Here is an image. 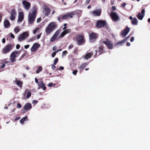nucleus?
Returning a JSON list of instances; mask_svg holds the SVG:
<instances>
[{
    "label": "nucleus",
    "instance_id": "f257e3e1",
    "mask_svg": "<svg viewBox=\"0 0 150 150\" xmlns=\"http://www.w3.org/2000/svg\"><path fill=\"white\" fill-rule=\"evenodd\" d=\"M36 14L35 6H34L31 12H30L28 16V21L29 24L32 23L34 21Z\"/></svg>",
    "mask_w": 150,
    "mask_h": 150
},
{
    "label": "nucleus",
    "instance_id": "f03ea898",
    "mask_svg": "<svg viewBox=\"0 0 150 150\" xmlns=\"http://www.w3.org/2000/svg\"><path fill=\"white\" fill-rule=\"evenodd\" d=\"M57 27V24L55 22H52L50 23L45 29L46 33L49 34L52 33Z\"/></svg>",
    "mask_w": 150,
    "mask_h": 150
},
{
    "label": "nucleus",
    "instance_id": "7ed1b4c3",
    "mask_svg": "<svg viewBox=\"0 0 150 150\" xmlns=\"http://www.w3.org/2000/svg\"><path fill=\"white\" fill-rule=\"evenodd\" d=\"M21 53V51H15L13 52L11 54L10 57V59L12 62H13L16 61L15 58L18 57Z\"/></svg>",
    "mask_w": 150,
    "mask_h": 150
},
{
    "label": "nucleus",
    "instance_id": "20e7f679",
    "mask_svg": "<svg viewBox=\"0 0 150 150\" xmlns=\"http://www.w3.org/2000/svg\"><path fill=\"white\" fill-rule=\"evenodd\" d=\"M50 10L47 6L45 5L43 6L42 13L43 15L47 16L50 13Z\"/></svg>",
    "mask_w": 150,
    "mask_h": 150
},
{
    "label": "nucleus",
    "instance_id": "39448f33",
    "mask_svg": "<svg viewBox=\"0 0 150 150\" xmlns=\"http://www.w3.org/2000/svg\"><path fill=\"white\" fill-rule=\"evenodd\" d=\"M28 35V32H24L19 35L18 38V40L20 41L24 40L27 38Z\"/></svg>",
    "mask_w": 150,
    "mask_h": 150
},
{
    "label": "nucleus",
    "instance_id": "423d86ee",
    "mask_svg": "<svg viewBox=\"0 0 150 150\" xmlns=\"http://www.w3.org/2000/svg\"><path fill=\"white\" fill-rule=\"evenodd\" d=\"M98 37L97 34L95 33H91L89 35V40L91 42L95 41Z\"/></svg>",
    "mask_w": 150,
    "mask_h": 150
},
{
    "label": "nucleus",
    "instance_id": "0eeeda50",
    "mask_svg": "<svg viewBox=\"0 0 150 150\" xmlns=\"http://www.w3.org/2000/svg\"><path fill=\"white\" fill-rule=\"evenodd\" d=\"M103 43L105 44L107 47L110 50L112 49L113 44L111 41L108 39H106V40L103 41Z\"/></svg>",
    "mask_w": 150,
    "mask_h": 150
},
{
    "label": "nucleus",
    "instance_id": "6e6552de",
    "mask_svg": "<svg viewBox=\"0 0 150 150\" xmlns=\"http://www.w3.org/2000/svg\"><path fill=\"white\" fill-rule=\"evenodd\" d=\"M60 33V30H57L54 34L52 37L50 39V41L52 42H54L56 40L58 39L57 36Z\"/></svg>",
    "mask_w": 150,
    "mask_h": 150
},
{
    "label": "nucleus",
    "instance_id": "1a4fd4ad",
    "mask_svg": "<svg viewBox=\"0 0 150 150\" xmlns=\"http://www.w3.org/2000/svg\"><path fill=\"white\" fill-rule=\"evenodd\" d=\"M110 16L111 17L112 19L114 21H117L119 19V17L117 14L114 12H112L111 13Z\"/></svg>",
    "mask_w": 150,
    "mask_h": 150
},
{
    "label": "nucleus",
    "instance_id": "9d476101",
    "mask_svg": "<svg viewBox=\"0 0 150 150\" xmlns=\"http://www.w3.org/2000/svg\"><path fill=\"white\" fill-rule=\"evenodd\" d=\"M22 4L24 8L27 10H28L30 6V4L26 1L24 0L22 1Z\"/></svg>",
    "mask_w": 150,
    "mask_h": 150
},
{
    "label": "nucleus",
    "instance_id": "9b49d317",
    "mask_svg": "<svg viewBox=\"0 0 150 150\" xmlns=\"http://www.w3.org/2000/svg\"><path fill=\"white\" fill-rule=\"evenodd\" d=\"M130 31V29L128 27H127L124 30L121 32V35L123 38L125 37L128 34Z\"/></svg>",
    "mask_w": 150,
    "mask_h": 150
},
{
    "label": "nucleus",
    "instance_id": "f8f14e48",
    "mask_svg": "<svg viewBox=\"0 0 150 150\" xmlns=\"http://www.w3.org/2000/svg\"><path fill=\"white\" fill-rule=\"evenodd\" d=\"M145 10L143 9L141 11V13H139L137 15V18L140 20H142L145 16Z\"/></svg>",
    "mask_w": 150,
    "mask_h": 150
},
{
    "label": "nucleus",
    "instance_id": "ddd939ff",
    "mask_svg": "<svg viewBox=\"0 0 150 150\" xmlns=\"http://www.w3.org/2000/svg\"><path fill=\"white\" fill-rule=\"evenodd\" d=\"M76 41L78 42V44L81 45L84 42V40L82 36L79 35L76 39Z\"/></svg>",
    "mask_w": 150,
    "mask_h": 150
},
{
    "label": "nucleus",
    "instance_id": "4468645a",
    "mask_svg": "<svg viewBox=\"0 0 150 150\" xmlns=\"http://www.w3.org/2000/svg\"><path fill=\"white\" fill-rule=\"evenodd\" d=\"M12 49L11 45H7L6 46L3 50L4 53H8Z\"/></svg>",
    "mask_w": 150,
    "mask_h": 150
},
{
    "label": "nucleus",
    "instance_id": "2eb2a0df",
    "mask_svg": "<svg viewBox=\"0 0 150 150\" xmlns=\"http://www.w3.org/2000/svg\"><path fill=\"white\" fill-rule=\"evenodd\" d=\"M105 24L106 23L105 21L99 20L97 23L96 26L98 28H101L105 25Z\"/></svg>",
    "mask_w": 150,
    "mask_h": 150
},
{
    "label": "nucleus",
    "instance_id": "dca6fc26",
    "mask_svg": "<svg viewBox=\"0 0 150 150\" xmlns=\"http://www.w3.org/2000/svg\"><path fill=\"white\" fill-rule=\"evenodd\" d=\"M40 46V45L37 43H35L31 48V51L32 52H35L36 51L38 48Z\"/></svg>",
    "mask_w": 150,
    "mask_h": 150
},
{
    "label": "nucleus",
    "instance_id": "f3484780",
    "mask_svg": "<svg viewBox=\"0 0 150 150\" xmlns=\"http://www.w3.org/2000/svg\"><path fill=\"white\" fill-rule=\"evenodd\" d=\"M23 14L22 12H20L19 13L18 16V22H22L23 19Z\"/></svg>",
    "mask_w": 150,
    "mask_h": 150
},
{
    "label": "nucleus",
    "instance_id": "a211bd4d",
    "mask_svg": "<svg viewBox=\"0 0 150 150\" xmlns=\"http://www.w3.org/2000/svg\"><path fill=\"white\" fill-rule=\"evenodd\" d=\"M93 55V53L87 52L83 56V58L87 60L89 59Z\"/></svg>",
    "mask_w": 150,
    "mask_h": 150
},
{
    "label": "nucleus",
    "instance_id": "6ab92c4d",
    "mask_svg": "<svg viewBox=\"0 0 150 150\" xmlns=\"http://www.w3.org/2000/svg\"><path fill=\"white\" fill-rule=\"evenodd\" d=\"M101 10L100 9H97L93 11L92 13L94 16H100L101 13Z\"/></svg>",
    "mask_w": 150,
    "mask_h": 150
},
{
    "label": "nucleus",
    "instance_id": "aec40b11",
    "mask_svg": "<svg viewBox=\"0 0 150 150\" xmlns=\"http://www.w3.org/2000/svg\"><path fill=\"white\" fill-rule=\"evenodd\" d=\"M10 23L9 21L5 19L4 22V26L5 28H9L10 26Z\"/></svg>",
    "mask_w": 150,
    "mask_h": 150
},
{
    "label": "nucleus",
    "instance_id": "412c9836",
    "mask_svg": "<svg viewBox=\"0 0 150 150\" xmlns=\"http://www.w3.org/2000/svg\"><path fill=\"white\" fill-rule=\"evenodd\" d=\"M126 42V40L124 39L122 40L119 41L117 43L115 44V46H118L119 45L122 46Z\"/></svg>",
    "mask_w": 150,
    "mask_h": 150
},
{
    "label": "nucleus",
    "instance_id": "4be33fe9",
    "mask_svg": "<svg viewBox=\"0 0 150 150\" xmlns=\"http://www.w3.org/2000/svg\"><path fill=\"white\" fill-rule=\"evenodd\" d=\"M32 108V105L30 103H26L24 106L23 108L25 110H27Z\"/></svg>",
    "mask_w": 150,
    "mask_h": 150
},
{
    "label": "nucleus",
    "instance_id": "5701e85b",
    "mask_svg": "<svg viewBox=\"0 0 150 150\" xmlns=\"http://www.w3.org/2000/svg\"><path fill=\"white\" fill-rule=\"evenodd\" d=\"M88 64V62H84L82 64L79 68V69L81 70L83 69Z\"/></svg>",
    "mask_w": 150,
    "mask_h": 150
},
{
    "label": "nucleus",
    "instance_id": "b1692460",
    "mask_svg": "<svg viewBox=\"0 0 150 150\" xmlns=\"http://www.w3.org/2000/svg\"><path fill=\"white\" fill-rule=\"evenodd\" d=\"M14 82H16V84L20 88H21L22 87L23 83L21 81H18L16 79V80L14 81Z\"/></svg>",
    "mask_w": 150,
    "mask_h": 150
},
{
    "label": "nucleus",
    "instance_id": "393cba45",
    "mask_svg": "<svg viewBox=\"0 0 150 150\" xmlns=\"http://www.w3.org/2000/svg\"><path fill=\"white\" fill-rule=\"evenodd\" d=\"M138 22V20L137 19L135 18H134L133 20L132 21V23L133 24L135 25H137Z\"/></svg>",
    "mask_w": 150,
    "mask_h": 150
},
{
    "label": "nucleus",
    "instance_id": "a878e982",
    "mask_svg": "<svg viewBox=\"0 0 150 150\" xmlns=\"http://www.w3.org/2000/svg\"><path fill=\"white\" fill-rule=\"evenodd\" d=\"M26 120H28L27 117V116H25L21 119L20 120V122L21 123L23 124Z\"/></svg>",
    "mask_w": 150,
    "mask_h": 150
},
{
    "label": "nucleus",
    "instance_id": "bb28decb",
    "mask_svg": "<svg viewBox=\"0 0 150 150\" xmlns=\"http://www.w3.org/2000/svg\"><path fill=\"white\" fill-rule=\"evenodd\" d=\"M67 14L68 16V18H72L73 17V16L74 15L73 13L72 12L68 13Z\"/></svg>",
    "mask_w": 150,
    "mask_h": 150
},
{
    "label": "nucleus",
    "instance_id": "cd10ccee",
    "mask_svg": "<svg viewBox=\"0 0 150 150\" xmlns=\"http://www.w3.org/2000/svg\"><path fill=\"white\" fill-rule=\"evenodd\" d=\"M45 84L43 83L42 81H40L38 84V85L40 88L43 87V86H45Z\"/></svg>",
    "mask_w": 150,
    "mask_h": 150
},
{
    "label": "nucleus",
    "instance_id": "c85d7f7f",
    "mask_svg": "<svg viewBox=\"0 0 150 150\" xmlns=\"http://www.w3.org/2000/svg\"><path fill=\"white\" fill-rule=\"evenodd\" d=\"M98 51L99 52V55H100L101 54L104 53V52H103V48L102 47H99Z\"/></svg>",
    "mask_w": 150,
    "mask_h": 150
},
{
    "label": "nucleus",
    "instance_id": "c756f323",
    "mask_svg": "<svg viewBox=\"0 0 150 150\" xmlns=\"http://www.w3.org/2000/svg\"><path fill=\"white\" fill-rule=\"evenodd\" d=\"M14 31L16 33H18L20 31V29L18 27V26L14 28Z\"/></svg>",
    "mask_w": 150,
    "mask_h": 150
},
{
    "label": "nucleus",
    "instance_id": "7c9ffc66",
    "mask_svg": "<svg viewBox=\"0 0 150 150\" xmlns=\"http://www.w3.org/2000/svg\"><path fill=\"white\" fill-rule=\"evenodd\" d=\"M42 67L41 66L39 67L36 71V73L37 74H38L42 70Z\"/></svg>",
    "mask_w": 150,
    "mask_h": 150
},
{
    "label": "nucleus",
    "instance_id": "2f4dec72",
    "mask_svg": "<svg viewBox=\"0 0 150 150\" xmlns=\"http://www.w3.org/2000/svg\"><path fill=\"white\" fill-rule=\"evenodd\" d=\"M66 34L65 33L64 31L58 37V39H59L63 37Z\"/></svg>",
    "mask_w": 150,
    "mask_h": 150
},
{
    "label": "nucleus",
    "instance_id": "473e14b6",
    "mask_svg": "<svg viewBox=\"0 0 150 150\" xmlns=\"http://www.w3.org/2000/svg\"><path fill=\"white\" fill-rule=\"evenodd\" d=\"M68 18V16L67 14L63 15L62 17V19H66Z\"/></svg>",
    "mask_w": 150,
    "mask_h": 150
},
{
    "label": "nucleus",
    "instance_id": "72a5a7b5",
    "mask_svg": "<svg viewBox=\"0 0 150 150\" xmlns=\"http://www.w3.org/2000/svg\"><path fill=\"white\" fill-rule=\"evenodd\" d=\"M25 94H31L30 90L28 89H26L25 91Z\"/></svg>",
    "mask_w": 150,
    "mask_h": 150
},
{
    "label": "nucleus",
    "instance_id": "f704fd0d",
    "mask_svg": "<svg viewBox=\"0 0 150 150\" xmlns=\"http://www.w3.org/2000/svg\"><path fill=\"white\" fill-rule=\"evenodd\" d=\"M64 32L66 34L70 33L71 32V30L70 29H67L64 30Z\"/></svg>",
    "mask_w": 150,
    "mask_h": 150
},
{
    "label": "nucleus",
    "instance_id": "c9c22d12",
    "mask_svg": "<svg viewBox=\"0 0 150 150\" xmlns=\"http://www.w3.org/2000/svg\"><path fill=\"white\" fill-rule=\"evenodd\" d=\"M39 29V28H37L33 30V32L34 34H35L37 31H38Z\"/></svg>",
    "mask_w": 150,
    "mask_h": 150
},
{
    "label": "nucleus",
    "instance_id": "e433bc0d",
    "mask_svg": "<svg viewBox=\"0 0 150 150\" xmlns=\"http://www.w3.org/2000/svg\"><path fill=\"white\" fill-rule=\"evenodd\" d=\"M58 61V58H56L54 60V62L53 64L54 65H56L57 63V62Z\"/></svg>",
    "mask_w": 150,
    "mask_h": 150
},
{
    "label": "nucleus",
    "instance_id": "4c0bfd02",
    "mask_svg": "<svg viewBox=\"0 0 150 150\" xmlns=\"http://www.w3.org/2000/svg\"><path fill=\"white\" fill-rule=\"evenodd\" d=\"M16 12L14 10H12L11 11V15L16 16Z\"/></svg>",
    "mask_w": 150,
    "mask_h": 150
},
{
    "label": "nucleus",
    "instance_id": "58836bf2",
    "mask_svg": "<svg viewBox=\"0 0 150 150\" xmlns=\"http://www.w3.org/2000/svg\"><path fill=\"white\" fill-rule=\"evenodd\" d=\"M78 71L77 70H75L72 72V74L74 75H76L77 72Z\"/></svg>",
    "mask_w": 150,
    "mask_h": 150
},
{
    "label": "nucleus",
    "instance_id": "ea45409f",
    "mask_svg": "<svg viewBox=\"0 0 150 150\" xmlns=\"http://www.w3.org/2000/svg\"><path fill=\"white\" fill-rule=\"evenodd\" d=\"M15 16L11 15L10 17V19L11 20H13L15 18Z\"/></svg>",
    "mask_w": 150,
    "mask_h": 150
},
{
    "label": "nucleus",
    "instance_id": "a19ab883",
    "mask_svg": "<svg viewBox=\"0 0 150 150\" xmlns=\"http://www.w3.org/2000/svg\"><path fill=\"white\" fill-rule=\"evenodd\" d=\"M54 85H55L54 84H53L52 83H50L48 84L47 86L48 87H51L52 86H54Z\"/></svg>",
    "mask_w": 150,
    "mask_h": 150
},
{
    "label": "nucleus",
    "instance_id": "79ce46f5",
    "mask_svg": "<svg viewBox=\"0 0 150 150\" xmlns=\"http://www.w3.org/2000/svg\"><path fill=\"white\" fill-rule=\"evenodd\" d=\"M21 107V105L19 103H18L17 105V108H20Z\"/></svg>",
    "mask_w": 150,
    "mask_h": 150
},
{
    "label": "nucleus",
    "instance_id": "37998d69",
    "mask_svg": "<svg viewBox=\"0 0 150 150\" xmlns=\"http://www.w3.org/2000/svg\"><path fill=\"white\" fill-rule=\"evenodd\" d=\"M67 53V51H64L63 52L62 56H65V55Z\"/></svg>",
    "mask_w": 150,
    "mask_h": 150
},
{
    "label": "nucleus",
    "instance_id": "c03bdc74",
    "mask_svg": "<svg viewBox=\"0 0 150 150\" xmlns=\"http://www.w3.org/2000/svg\"><path fill=\"white\" fill-rule=\"evenodd\" d=\"M56 52H54L53 53H52V57H54L56 55Z\"/></svg>",
    "mask_w": 150,
    "mask_h": 150
},
{
    "label": "nucleus",
    "instance_id": "a18cd8bd",
    "mask_svg": "<svg viewBox=\"0 0 150 150\" xmlns=\"http://www.w3.org/2000/svg\"><path fill=\"white\" fill-rule=\"evenodd\" d=\"M73 45L72 44H71L68 47V48L69 49H71L73 48Z\"/></svg>",
    "mask_w": 150,
    "mask_h": 150
},
{
    "label": "nucleus",
    "instance_id": "49530a36",
    "mask_svg": "<svg viewBox=\"0 0 150 150\" xmlns=\"http://www.w3.org/2000/svg\"><path fill=\"white\" fill-rule=\"evenodd\" d=\"M116 9V7L115 6H112V11L115 10Z\"/></svg>",
    "mask_w": 150,
    "mask_h": 150
},
{
    "label": "nucleus",
    "instance_id": "de8ad7c7",
    "mask_svg": "<svg viewBox=\"0 0 150 150\" xmlns=\"http://www.w3.org/2000/svg\"><path fill=\"white\" fill-rule=\"evenodd\" d=\"M29 45H25L24 46V48L25 49H27V48H29Z\"/></svg>",
    "mask_w": 150,
    "mask_h": 150
},
{
    "label": "nucleus",
    "instance_id": "09e8293b",
    "mask_svg": "<svg viewBox=\"0 0 150 150\" xmlns=\"http://www.w3.org/2000/svg\"><path fill=\"white\" fill-rule=\"evenodd\" d=\"M134 40V38L133 37H132L130 39V41L131 42H133Z\"/></svg>",
    "mask_w": 150,
    "mask_h": 150
},
{
    "label": "nucleus",
    "instance_id": "8fccbe9b",
    "mask_svg": "<svg viewBox=\"0 0 150 150\" xmlns=\"http://www.w3.org/2000/svg\"><path fill=\"white\" fill-rule=\"evenodd\" d=\"M130 37V36H128L127 38H126L125 39H124L126 40V42L127 40Z\"/></svg>",
    "mask_w": 150,
    "mask_h": 150
},
{
    "label": "nucleus",
    "instance_id": "3c124183",
    "mask_svg": "<svg viewBox=\"0 0 150 150\" xmlns=\"http://www.w3.org/2000/svg\"><path fill=\"white\" fill-rule=\"evenodd\" d=\"M55 65H54L53 64L52 65V68L53 69H54L55 68V66H54Z\"/></svg>",
    "mask_w": 150,
    "mask_h": 150
},
{
    "label": "nucleus",
    "instance_id": "603ef678",
    "mask_svg": "<svg viewBox=\"0 0 150 150\" xmlns=\"http://www.w3.org/2000/svg\"><path fill=\"white\" fill-rule=\"evenodd\" d=\"M20 47V45L19 44H18L16 46V48L17 49H18Z\"/></svg>",
    "mask_w": 150,
    "mask_h": 150
},
{
    "label": "nucleus",
    "instance_id": "864d4df0",
    "mask_svg": "<svg viewBox=\"0 0 150 150\" xmlns=\"http://www.w3.org/2000/svg\"><path fill=\"white\" fill-rule=\"evenodd\" d=\"M35 81L36 83H38V80L36 78H35Z\"/></svg>",
    "mask_w": 150,
    "mask_h": 150
},
{
    "label": "nucleus",
    "instance_id": "5fc2aeb1",
    "mask_svg": "<svg viewBox=\"0 0 150 150\" xmlns=\"http://www.w3.org/2000/svg\"><path fill=\"white\" fill-rule=\"evenodd\" d=\"M126 4L125 3H123L121 5V6L124 7L126 5Z\"/></svg>",
    "mask_w": 150,
    "mask_h": 150
},
{
    "label": "nucleus",
    "instance_id": "6e6d98bb",
    "mask_svg": "<svg viewBox=\"0 0 150 150\" xmlns=\"http://www.w3.org/2000/svg\"><path fill=\"white\" fill-rule=\"evenodd\" d=\"M10 36H11V37L12 38H14V35L12 33H11V35H10Z\"/></svg>",
    "mask_w": 150,
    "mask_h": 150
},
{
    "label": "nucleus",
    "instance_id": "4d7b16f0",
    "mask_svg": "<svg viewBox=\"0 0 150 150\" xmlns=\"http://www.w3.org/2000/svg\"><path fill=\"white\" fill-rule=\"evenodd\" d=\"M31 94H27L26 98L28 99L31 96Z\"/></svg>",
    "mask_w": 150,
    "mask_h": 150
},
{
    "label": "nucleus",
    "instance_id": "13d9d810",
    "mask_svg": "<svg viewBox=\"0 0 150 150\" xmlns=\"http://www.w3.org/2000/svg\"><path fill=\"white\" fill-rule=\"evenodd\" d=\"M41 19L40 18H38L37 20V23L40 22L41 21Z\"/></svg>",
    "mask_w": 150,
    "mask_h": 150
},
{
    "label": "nucleus",
    "instance_id": "bf43d9fd",
    "mask_svg": "<svg viewBox=\"0 0 150 150\" xmlns=\"http://www.w3.org/2000/svg\"><path fill=\"white\" fill-rule=\"evenodd\" d=\"M57 47L56 46H54L52 48V50L54 51L55 50H56Z\"/></svg>",
    "mask_w": 150,
    "mask_h": 150
},
{
    "label": "nucleus",
    "instance_id": "052dcab7",
    "mask_svg": "<svg viewBox=\"0 0 150 150\" xmlns=\"http://www.w3.org/2000/svg\"><path fill=\"white\" fill-rule=\"evenodd\" d=\"M20 117H16L15 118V120H19L20 119Z\"/></svg>",
    "mask_w": 150,
    "mask_h": 150
},
{
    "label": "nucleus",
    "instance_id": "680f3d73",
    "mask_svg": "<svg viewBox=\"0 0 150 150\" xmlns=\"http://www.w3.org/2000/svg\"><path fill=\"white\" fill-rule=\"evenodd\" d=\"M2 42L3 43H4L5 42V39L4 38H3L2 40Z\"/></svg>",
    "mask_w": 150,
    "mask_h": 150
},
{
    "label": "nucleus",
    "instance_id": "e2e57ef3",
    "mask_svg": "<svg viewBox=\"0 0 150 150\" xmlns=\"http://www.w3.org/2000/svg\"><path fill=\"white\" fill-rule=\"evenodd\" d=\"M126 45L127 46H129L130 45V42H127L126 44Z\"/></svg>",
    "mask_w": 150,
    "mask_h": 150
},
{
    "label": "nucleus",
    "instance_id": "0e129e2a",
    "mask_svg": "<svg viewBox=\"0 0 150 150\" xmlns=\"http://www.w3.org/2000/svg\"><path fill=\"white\" fill-rule=\"evenodd\" d=\"M38 101L37 100H33V102L34 103H35V104H36L37 103H38Z\"/></svg>",
    "mask_w": 150,
    "mask_h": 150
},
{
    "label": "nucleus",
    "instance_id": "69168bd1",
    "mask_svg": "<svg viewBox=\"0 0 150 150\" xmlns=\"http://www.w3.org/2000/svg\"><path fill=\"white\" fill-rule=\"evenodd\" d=\"M5 67V65L4 64H3L1 66V68H4Z\"/></svg>",
    "mask_w": 150,
    "mask_h": 150
},
{
    "label": "nucleus",
    "instance_id": "338daca9",
    "mask_svg": "<svg viewBox=\"0 0 150 150\" xmlns=\"http://www.w3.org/2000/svg\"><path fill=\"white\" fill-rule=\"evenodd\" d=\"M90 0H86V3L87 4H88L90 1Z\"/></svg>",
    "mask_w": 150,
    "mask_h": 150
},
{
    "label": "nucleus",
    "instance_id": "774afa93",
    "mask_svg": "<svg viewBox=\"0 0 150 150\" xmlns=\"http://www.w3.org/2000/svg\"><path fill=\"white\" fill-rule=\"evenodd\" d=\"M59 68L61 70H63L64 69V67L62 66L60 67Z\"/></svg>",
    "mask_w": 150,
    "mask_h": 150
}]
</instances>
